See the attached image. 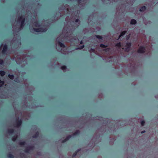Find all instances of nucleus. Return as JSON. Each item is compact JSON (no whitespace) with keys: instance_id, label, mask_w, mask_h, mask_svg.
Instances as JSON below:
<instances>
[{"instance_id":"obj_12","label":"nucleus","mask_w":158,"mask_h":158,"mask_svg":"<svg viewBox=\"0 0 158 158\" xmlns=\"http://www.w3.org/2000/svg\"><path fill=\"white\" fill-rule=\"evenodd\" d=\"M13 132V129L9 128L8 130V134L7 135H10Z\"/></svg>"},{"instance_id":"obj_5","label":"nucleus","mask_w":158,"mask_h":158,"mask_svg":"<svg viewBox=\"0 0 158 158\" xmlns=\"http://www.w3.org/2000/svg\"><path fill=\"white\" fill-rule=\"evenodd\" d=\"M62 35H61L60 37H57V38L56 39V40L58 42L59 45L60 47H61L62 48H64L65 47L64 45L62 43L60 42V40H61V39H62Z\"/></svg>"},{"instance_id":"obj_30","label":"nucleus","mask_w":158,"mask_h":158,"mask_svg":"<svg viewBox=\"0 0 158 158\" xmlns=\"http://www.w3.org/2000/svg\"><path fill=\"white\" fill-rule=\"evenodd\" d=\"M84 45H82V46H81L79 48H77L76 49H82L83 48H84Z\"/></svg>"},{"instance_id":"obj_22","label":"nucleus","mask_w":158,"mask_h":158,"mask_svg":"<svg viewBox=\"0 0 158 158\" xmlns=\"http://www.w3.org/2000/svg\"><path fill=\"white\" fill-rule=\"evenodd\" d=\"M80 150V149H78L77 150L76 152H75L73 154V155L72 156L73 157H75L77 155V153L78 152H79Z\"/></svg>"},{"instance_id":"obj_31","label":"nucleus","mask_w":158,"mask_h":158,"mask_svg":"<svg viewBox=\"0 0 158 158\" xmlns=\"http://www.w3.org/2000/svg\"><path fill=\"white\" fill-rule=\"evenodd\" d=\"M130 34L129 35L127 36L126 39L127 40H128L129 39V38L130 37Z\"/></svg>"},{"instance_id":"obj_32","label":"nucleus","mask_w":158,"mask_h":158,"mask_svg":"<svg viewBox=\"0 0 158 158\" xmlns=\"http://www.w3.org/2000/svg\"><path fill=\"white\" fill-rule=\"evenodd\" d=\"M75 22L76 23H78V24H79V20L78 19H77L76 20H75Z\"/></svg>"},{"instance_id":"obj_24","label":"nucleus","mask_w":158,"mask_h":158,"mask_svg":"<svg viewBox=\"0 0 158 158\" xmlns=\"http://www.w3.org/2000/svg\"><path fill=\"white\" fill-rule=\"evenodd\" d=\"M141 125L142 126H143L144 125V124L145 123V122L144 120H142L140 122Z\"/></svg>"},{"instance_id":"obj_13","label":"nucleus","mask_w":158,"mask_h":158,"mask_svg":"<svg viewBox=\"0 0 158 158\" xmlns=\"http://www.w3.org/2000/svg\"><path fill=\"white\" fill-rule=\"evenodd\" d=\"M80 131L78 130L76 131L74 133H73L71 135L72 136H75L77 135L80 133Z\"/></svg>"},{"instance_id":"obj_26","label":"nucleus","mask_w":158,"mask_h":158,"mask_svg":"<svg viewBox=\"0 0 158 158\" xmlns=\"http://www.w3.org/2000/svg\"><path fill=\"white\" fill-rule=\"evenodd\" d=\"M20 60V59L18 58L16 59V61L17 64H19L21 63L20 62H19Z\"/></svg>"},{"instance_id":"obj_17","label":"nucleus","mask_w":158,"mask_h":158,"mask_svg":"<svg viewBox=\"0 0 158 158\" xmlns=\"http://www.w3.org/2000/svg\"><path fill=\"white\" fill-rule=\"evenodd\" d=\"M126 31H124L122 32L121 33L120 35L119 36V37H118V40L123 35H124L126 34Z\"/></svg>"},{"instance_id":"obj_27","label":"nucleus","mask_w":158,"mask_h":158,"mask_svg":"<svg viewBox=\"0 0 158 158\" xmlns=\"http://www.w3.org/2000/svg\"><path fill=\"white\" fill-rule=\"evenodd\" d=\"M116 46L118 48H120L121 46L120 43H118L117 44H116Z\"/></svg>"},{"instance_id":"obj_11","label":"nucleus","mask_w":158,"mask_h":158,"mask_svg":"<svg viewBox=\"0 0 158 158\" xmlns=\"http://www.w3.org/2000/svg\"><path fill=\"white\" fill-rule=\"evenodd\" d=\"M7 49V46L6 45L4 46L3 49L2 50V53L3 54H5L6 53V51Z\"/></svg>"},{"instance_id":"obj_8","label":"nucleus","mask_w":158,"mask_h":158,"mask_svg":"<svg viewBox=\"0 0 158 158\" xmlns=\"http://www.w3.org/2000/svg\"><path fill=\"white\" fill-rule=\"evenodd\" d=\"M35 128H36V127H35L34 128H32L31 129V131L32 132H34L35 133V135H33L32 136V137L33 138H36L37 137L38 135V131H36V130Z\"/></svg>"},{"instance_id":"obj_3","label":"nucleus","mask_w":158,"mask_h":158,"mask_svg":"<svg viewBox=\"0 0 158 158\" xmlns=\"http://www.w3.org/2000/svg\"><path fill=\"white\" fill-rule=\"evenodd\" d=\"M12 45H18L19 44V43L20 44V37L19 35H16V37L15 35H14V37L13 39L11 41Z\"/></svg>"},{"instance_id":"obj_28","label":"nucleus","mask_w":158,"mask_h":158,"mask_svg":"<svg viewBox=\"0 0 158 158\" xmlns=\"http://www.w3.org/2000/svg\"><path fill=\"white\" fill-rule=\"evenodd\" d=\"M96 36L98 39H102V37L100 35H96Z\"/></svg>"},{"instance_id":"obj_4","label":"nucleus","mask_w":158,"mask_h":158,"mask_svg":"<svg viewBox=\"0 0 158 158\" xmlns=\"http://www.w3.org/2000/svg\"><path fill=\"white\" fill-rule=\"evenodd\" d=\"M34 148L35 147L33 145H29L26 147L24 152L26 153H30L34 150Z\"/></svg>"},{"instance_id":"obj_16","label":"nucleus","mask_w":158,"mask_h":158,"mask_svg":"<svg viewBox=\"0 0 158 158\" xmlns=\"http://www.w3.org/2000/svg\"><path fill=\"white\" fill-rule=\"evenodd\" d=\"M136 21L134 19H132L131 20L130 23L131 24L134 25L136 23Z\"/></svg>"},{"instance_id":"obj_15","label":"nucleus","mask_w":158,"mask_h":158,"mask_svg":"<svg viewBox=\"0 0 158 158\" xmlns=\"http://www.w3.org/2000/svg\"><path fill=\"white\" fill-rule=\"evenodd\" d=\"M146 9V7L145 6H143L139 9V11L141 12H144Z\"/></svg>"},{"instance_id":"obj_34","label":"nucleus","mask_w":158,"mask_h":158,"mask_svg":"<svg viewBox=\"0 0 158 158\" xmlns=\"http://www.w3.org/2000/svg\"><path fill=\"white\" fill-rule=\"evenodd\" d=\"M92 51L93 52H94V49L91 48L89 51Z\"/></svg>"},{"instance_id":"obj_19","label":"nucleus","mask_w":158,"mask_h":158,"mask_svg":"<svg viewBox=\"0 0 158 158\" xmlns=\"http://www.w3.org/2000/svg\"><path fill=\"white\" fill-rule=\"evenodd\" d=\"M61 69L63 70L64 72L65 71V70L67 69V67L65 66H63L61 67Z\"/></svg>"},{"instance_id":"obj_10","label":"nucleus","mask_w":158,"mask_h":158,"mask_svg":"<svg viewBox=\"0 0 158 158\" xmlns=\"http://www.w3.org/2000/svg\"><path fill=\"white\" fill-rule=\"evenodd\" d=\"M71 137H72V135H69L68 136L64 139L62 140V143H64L66 142V141L68 140Z\"/></svg>"},{"instance_id":"obj_25","label":"nucleus","mask_w":158,"mask_h":158,"mask_svg":"<svg viewBox=\"0 0 158 158\" xmlns=\"http://www.w3.org/2000/svg\"><path fill=\"white\" fill-rule=\"evenodd\" d=\"M4 82L3 81H0V87H1L4 84Z\"/></svg>"},{"instance_id":"obj_6","label":"nucleus","mask_w":158,"mask_h":158,"mask_svg":"<svg viewBox=\"0 0 158 158\" xmlns=\"http://www.w3.org/2000/svg\"><path fill=\"white\" fill-rule=\"evenodd\" d=\"M22 123V121L21 119H19V118H17L16 120L15 123L14 124L15 126L17 127H20Z\"/></svg>"},{"instance_id":"obj_33","label":"nucleus","mask_w":158,"mask_h":158,"mask_svg":"<svg viewBox=\"0 0 158 158\" xmlns=\"http://www.w3.org/2000/svg\"><path fill=\"white\" fill-rule=\"evenodd\" d=\"M3 63V60L0 59V64H2Z\"/></svg>"},{"instance_id":"obj_35","label":"nucleus","mask_w":158,"mask_h":158,"mask_svg":"<svg viewBox=\"0 0 158 158\" xmlns=\"http://www.w3.org/2000/svg\"><path fill=\"white\" fill-rule=\"evenodd\" d=\"M145 131H144H144H142L141 132V133L142 134V133H145Z\"/></svg>"},{"instance_id":"obj_9","label":"nucleus","mask_w":158,"mask_h":158,"mask_svg":"<svg viewBox=\"0 0 158 158\" xmlns=\"http://www.w3.org/2000/svg\"><path fill=\"white\" fill-rule=\"evenodd\" d=\"M145 48L142 47H140L138 50V52L139 53H142L145 52Z\"/></svg>"},{"instance_id":"obj_20","label":"nucleus","mask_w":158,"mask_h":158,"mask_svg":"<svg viewBox=\"0 0 158 158\" xmlns=\"http://www.w3.org/2000/svg\"><path fill=\"white\" fill-rule=\"evenodd\" d=\"M18 136V135H14V136L12 138V140H13V141H15L16 140V138Z\"/></svg>"},{"instance_id":"obj_29","label":"nucleus","mask_w":158,"mask_h":158,"mask_svg":"<svg viewBox=\"0 0 158 158\" xmlns=\"http://www.w3.org/2000/svg\"><path fill=\"white\" fill-rule=\"evenodd\" d=\"M107 46H106L103 44H101L100 45V47L103 48H106Z\"/></svg>"},{"instance_id":"obj_2","label":"nucleus","mask_w":158,"mask_h":158,"mask_svg":"<svg viewBox=\"0 0 158 158\" xmlns=\"http://www.w3.org/2000/svg\"><path fill=\"white\" fill-rule=\"evenodd\" d=\"M35 27H39L37 28H30V31L31 32L35 34H36L37 32H45L47 31L48 29L47 28H42L40 27L37 22H35L34 24Z\"/></svg>"},{"instance_id":"obj_1","label":"nucleus","mask_w":158,"mask_h":158,"mask_svg":"<svg viewBox=\"0 0 158 158\" xmlns=\"http://www.w3.org/2000/svg\"><path fill=\"white\" fill-rule=\"evenodd\" d=\"M25 19L24 16H19L13 25L14 31L18 32L21 30L25 25Z\"/></svg>"},{"instance_id":"obj_23","label":"nucleus","mask_w":158,"mask_h":158,"mask_svg":"<svg viewBox=\"0 0 158 158\" xmlns=\"http://www.w3.org/2000/svg\"><path fill=\"white\" fill-rule=\"evenodd\" d=\"M8 77L11 79H13L14 78V76L13 75H11L10 74L8 75Z\"/></svg>"},{"instance_id":"obj_14","label":"nucleus","mask_w":158,"mask_h":158,"mask_svg":"<svg viewBox=\"0 0 158 158\" xmlns=\"http://www.w3.org/2000/svg\"><path fill=\"white\" fill-rule=\"evenodd\" d=\"M19 145L21 146H25L26 145V143L25 141H20L19 142Z\"/></svg>"},{"instance_id":"obj_18","label":"nucleus","mask_w":158,"mask_h":158,"mask_svg":"<svg viewBox=\"0 0 158 158\" xmlns=\"http://www.w3.org/2000/svg\"><path fill=\"white\" fill-rule=\"evenodd\" d=\"M7 157L8 158H14V156L11 153H9L7 155Z\"/></svg>"},{"instance_id":"obj_7","label":"nucleus","mask_w":158,"mask_h":158,"mask_svg":"<svg viewBox=\"0 0 158 158\" xmlns=\"http://www.w3.org/2000/svg\"><path fill=\"white\" fill-rule=\"evenodd\" d=\"M131 46V43H127L125 47L126 48L125 49V51L128 52L130 50V48Z\"/></svg>"},{"instance_id":"obj_21","label":"nucleus","mask_w":158,"mask_h":158,"mask_svg":"<svg viewBox=\"0 0 158 158\" xmlns=\"http://www.w3.org/2000/svg\"><path fill=\"white\" fill-rule=\"evenodd\" d=\"M0 74L1 76H3L5 75V72H4V71H1L0 72Z\"/></svg>"},{"instance_id":"obj_36","label":"nucleus","mask_w":158,"mask_h":158,"mask_svg":"<svg viewBox=\"0 0 158 158\" xmlns=\"http://www.w3.org/2000/svg\"><path fill=\"white\" fill-rule=\"evenodd\" d=\"M82 43H83V42H82V41H81V42H80V44H82Z\"/></svg>"}]
</instances>
